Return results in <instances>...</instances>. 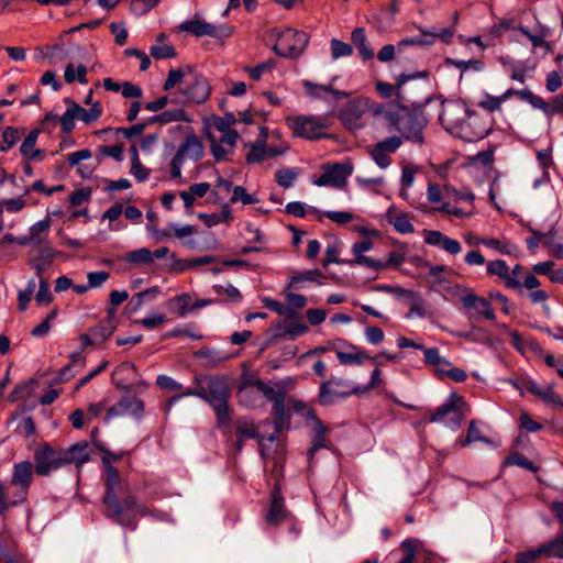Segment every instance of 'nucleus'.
<instances>
[{"instance_id":"60","label":"nucleus","mask_w":563,"mask_h":563,"mask_svg":"<svg viewBox=\"0 0 563 563\" xmlns=\"http://www.w3.org/2000/svg\"><path fill=\"white\" fill-rule=\"evenodd\" d=\"M156 386L168 391H183V385L173 377L162 374L156 378Z\"/></svg>"},{"instance_id":"61","label":"nucleus","mask_w":563,"mask_h":563,"mask_svg":"<svg viewBox=\"0 0 563 563\" xmlns=\"http://www.w3.org/2000/svg\"><path fill=\"white\" fill-rule=\"evenodd\" d=\"M52 260L53 255L48 249L44 250L40 255L33 258L32 266L35 268L37 276L41 277L42 273L51 264Z\"/></svg>"},{"instance_id":"9","label":"nucleus","mask_w":563,"mask_h":563,"mask_svg":"<svg viewBox=\"0 0 563 563\" xmlns=\"http://www.w3.org/2000/svg\"><path fill=\"white\" fill-rule=\"evenodd\" d=\"M35 467L31 461H21L13 465L10 485L15 488L12 493V504L22 505L27 500L29 492L34 479Z\"/></svg>"},{"instance_id":"44","label":"nucleus","mask_w":563,"mask_h":563,"mask_svg":"<svg viewBox=\"0 0 563 563\" xmlns=\"http://www.w3.org/2000/svg\"><path fill=\"white\" fill-rule=\"evenodd\" d=\"M512 465L519 466L530 472L538 471V467L531 461H529L522 453L519 452H511L503 461V466Z\"/></svg>"},{"instance_id":"26","label":"nucleus","mask_w":563,"mask_h":563,"mask_svg":"<svg viewBox=\"0 0 563 563\" xmlns=\"http://www.w3.org/2000/svg\"><path fill=\"white\" fill-rule=\"evenodd\" d=\"M40 133V129H32L20 146V154L27 161L41 162L44 157V151L35 148Z\"/></svg>"},{"instance_id":"48","label":"nucleus","mask_w":563,"mask_h":563,"mask_svg":"<svg viewBox=\"0 0 563 563\" xmlns=\"http://www.w3.org/2000/svg\"><path fill=\"white\" fill-rule=\"evenodd\" d=\"M484 244L505 255H517L519 252V249L516 244L511 242H503L497 239H488L484 242Z\"/></svg>"},{"instance_id":"33","label":"nucleus","mask_w":563,"mask_h":563,"mask_svg":"<svg viewBox=\"0 0 563 563\" xmlns=\"http://www.w3.org/2000/svg\"><path fill=\"white\" fill-rule=\"evenodd\" d=\"M190 299L191 295L188 292H181L170 298L166 306L168 310L178 318H184L189 314L190 311Z\"/></svg>"},{"instance_id":"19","label":"nucleus","mask_w":563,"mask_h":563,"mask_svg":"<svg viewBox=\"0 0 563 563\" xmlns=\"http://www.w3.org/2000/svg\"><path fill=\"white\" fill-rule=\"evenodd\" d=\"M118 323L117 310L114 308H107L104 319L99 324L90 328L89 332L97 342H104L114 333Z\"/></svg>"},{"instance_id":"6","label":"nucleus","mask_w":563,"mask_h":563,"mask_svg":"<svg viewBox=\"0 0 563 563\" xmlns=\"http://www.w3.org/2000/svg\"><path fill=\"white\" fill-rule=\"evenodd\" d=\"M352 395H360L358 385H354L342 377L331 375L320 384L317 401L322 407H329Z\"/></svg>"},{"instance_id":"59","label":"nucleus","mask_w":563,"mask_h":563,"mask_svg":"<svg viewBox=\"0 0 563 563\" xmlns=\"http://www.w3.org/2000/svg\"><path fill=\"white\" fill-rule=\"evenodd\" d=\"M285 300L287 303V308L295 311V309H302L306 307L308 300L306 296L300 294H295L292 290H285Z\"/></svg>"},{"instance_id":"11","label":"nucleus","mask_w":563,"mask_h":563,"mask_svg":"<svg viewBox=\"0 0 563 563\" xmlns=\"http://www.w3.org/2000/svg\"><path fill=\"white\" fill-rule=\"evenodd\" d=\"M373 111L375 114L382 113L379 109H373L371 107V100L365 97H357L350 100L339 112L340 122L347 130H357L365 125L364 115Z\"/></svg>"},{"instance_id":"3","label":"nucleus","mask_w":563,"mask_h":563,"mask_svg":"<svg viewBox=\"0 0 563 563\" xmlns=\"http://www.w3.org/2000/svg\"><path fill=\"white\" fill-rule=\"evenodd\" d=\"M434 100L435 98L430 96L423 102H412L411 110L406 106H389L387 110L382 111L388 130L397 131L402 142L408 141L415 144H422L424 141L423 129L428 124V119L422 110Z\"/></svg>"},{"instance_id":"25","label":"nucleus","mask_w":563,"mask_h":563,"mask_svg":"<svg viewBox=\"0 0 563 563\" xmlns=\"http://www.w3.org/2000/svg\"><path fill=\"white\" fill-rule=\"evenodd\" d=\"M487 273L490 275H497L505 283V287L508 289L521 288V282L510 275L509 267L504 260L490 261L487 264Z\"/></svg>"},{"instance_id":"32","label":"nucleus","mask_w":563,"mask_h":563,"mask_svg":"<svg viewBox=\"0 0 563 563\" xmlns=\"http://www.w3.org/2000/svg\"><path fill=\"white\" fill-rule=\"evenodd\" d=\"M180 150L186 157L194 162H198L203 156V145L198 136L191 134L187 135L184 142L179 145Z\"/></svg>"},{"instance_id":"47","label":"nucleus","mask_w":563,"mask_h":563,"mask_svg":"<svg viewBox=\"0 0 563 563\" xmlns=\"http://www.w3.org/2000/svg\"><path fill=\"white\" fill-rule=\"evenodd\" d=\"M528 230L531 232V235L527 238L526 243L530 252L534 253L540 242L545 245L549 244L548 238L552 235V230L547 233L536 230L532 227H528Z\"/></svg>"},{"instance_id":"7","label":"nucleus","mask_w":563,"mask_h":563,"mask_svg":"<svg viewBox=\"0 0 563 563\" xmlns=\"http://www.w3.org/2000/svg\"><path fill=\"white\" fill-rule=\"evenodd\" d=\"M286 125L291 131L294 137H300L308 141H318L330 139L325 130V124L313 115H288L285 119Z\"/></svg>"},{"instance_id":"23","label":"nucleus","mask_w":563,"mask_h":563,"mask_svg":"<svg viewBox=\"0 0 563 563\" xmlns=\"http://www.w3.org/2000/svg\"><path fill=\"white\" fill-rule=\"evenodd\" d=\"M235 435L241 439H254L258 442L260 452L264 456L265 454V444H264V435H262L258 431L257 426L250 419L240 418L236 420L235 424Z\"/></svg>"},{"instance_id":"21","label":"nucleus","mask_w":563,"mask_h":563,"mask_svg":"<svg viewBox=\"0 0 563 563\" xmlns=\"http://www.w3.org/2000/svg\"><path fill=\"white\" fill-rule=\"evenodd\" d=\"M461 301L464 308L474 310L477 316H482L489 321H494L496 319L493 307L486 298L474 294H466L462 296Z\"/></svg>"},{"instance_id":"46","label":"nucleus","mask_w":563,"mask_h":563,"mask_svg":"<svg viewBox=\"0 0 563 563\" xmlns=\"http://www.w3.org/2000/svg\"><path fill=\"white\" fill-rule=\"evenodd\" d=\"M537 158H538L540 167L542 168L543 177L541 179H536L533 181V187H536V188L539 187L541 184L549 180L548 168L552 164L551 152L549 150H542V151L538 152Z\"/></svg>"},{"instance_id":"56","label":"nucleus","mask_w":563,"mask_h":563,"mask_svg":"<svg viewBox=\"0 0 563 563\" xmlns=\"http://www.w3.org/2000/svg\"><path fill=\"white\" fill-rule=\"evenodd\" d=\"M520 31L529 38V41L531 42V44L534 48L536 47H544V48L549 49L550 45L545 41V36L549 33L547 30L542 29L538 33H531L528 29L521 26Z\"/></svg>"},{"instance_id":"57","label":"nucleus","mask_w":563,"mask_h":563,"mask_svg":"<svg viewBox=\"0 0 563 563\" xmlns=\"http://www.w3.org/2000/svg\"><path fill=\"white\" fill-rule=\"evenodd\" d=\"M433 45V37H430V35H423L420 33L419 36H412L402 38L398 42L397 47L401 49L405 46H432Z\"/></svg>"},{"instance_id":"34","label":"nucleus","mask_w":563,"mask_h":563,"mask_svg":"<svg viewBox=\"0 0 563 563\" xmlns=\"http://www.w3.org/2000/svg\"><path fill=\"white\" fill-rule=\"evenodd\" d=\"M386 217L388 218V222L394 227V229L398 233L408 234L415 231L413 224L411 223L409 216L407 213L395 214V207H389Z\"/></svg>"},{"instance_id":"20","label":"nucleus","mask_w":563,"mask_h":563,"mask_svg":"<svg viewBox=\"0 0 563 563\" xmlns=\"http://www.w3.org/2000/svg\"><path fill=\"white\" fill-rule=\"evenodd\" d=\"M428 77H429V73L427 70L416 71L410 75L401 74L397 77L395 86L387 84V82H378L376 86V89L385 98H389L395 93L397 96V98L404 100L401 88L408 80L416 79V78H428Z\"/></svg>"},{"instance_id":"54","label":"nucleus","mask_w":563,"mask_h":563,"mask_svg":"<svg viewBox=\"0 0 563 563\" xmlns=\"http://www.w3.org/2000/svg\"><path fill=\"white\" fill-rule=\"evenodd\" d=\"M241 201L243 205H254L260 199L253 195H250L243 186H234L232 196L230 198L231 203Z\"/></svg>"},{"instance_id":"37","label":"nucleus","mask_w":563,"mask_h":563,"mask_svg":"<svg viewBox=\"0 0 563 563\" xmlns=\"http://www.w3.org/2000/svg\"><path fill=\"white\" fill-rule=\"evenodd\" d=\"M413 26L423 35H430V37H433V44L437 40L444 44H450L452 42V38L454 36L455 30L454 27H444V29H437L432 27L430 30L423 29L422 26L418 24H413Z\"/></svg>"},{"instance_id":"5","label":"nucleus","mask_w":563,"mask_h":563,"mask_svg":"<svg viewBox=\"0 0 563 563\" xmlns=\"http://www.w3.org/2000/svg\"><path fill=\"white\" fill-rule=\"evenodd\" d=\"M117 477H111L109 488L102 496L103 515L114 523L134 531L137 528V517H146L152 510L141 505L133 495L119 499L117 490L120 484H115Z\"/></svg>"},{"instance_id":"24","label":"nucleus","mask_w":563,"mask_h":563,"mask_svg":"<svg viewBox=\"0 0 563 563\" xmlns=\"http://www.w3.org/2000/svg\"><path fill=\"white\" fill-rule=\"evenodd\" d=\"M319 278H323V275L319 269L295 272L288 277L285 290H301L305 288V283H317L322 285L323 283L320 282Z\"/></svg>"},{"instance_id":"41","label":"nucleus","mask_w":563,"mask_h":563,"mask_svg":"<svg viewBox=\"0 0 563 563\" xmlns=\"http://www.w3.org/2000/svg\"><path fill=\"white\" fill-rule=\"evenodd\" d=\"M308 331V325L299 319L297 313L296 317L287 318L284 328V335H288L294 339L306 334Z\"/></svg>"},{"instance_id":"14","label":"nucleus","mask_w":563,"mask_h":563,"mask_svg":"<svg viewBox=\"0 0 563 563\" xmlns=\"http://www.w3.org/2000/svg\"><path fill=\"white\" fill-rule=\"evenodd\" d=\"M179 91L189 101L203 103L210 97L211 86L205 76L190 71L189 77L184 81Z\"/></svg>"},{"instance_id":"31","label":"nucleus","mask_w":563,"mask_h":563,"mask_svg":"<svg viewBox=\"0 0 563 563\" xmlns=\"http://www.w3.org/2000/svg\"><path fill=\"white\" fill-rule=\"evenodd\" d=\"M351 40L358 51L360 56L364 60L372 59L375 55L374 49L367 42V36L364 27H356L352 31Z\"/></svg>"},{"instance_id":"35","label":"nucleus","mask_w":563,"mask_h":563,"mask_svg":"<svg viewBox=\"0 0 563 563\" xmlns=\"http://www.w3.org/2000/svg\"><path fill=\"white\" fill-rule=\"evenodd\" d=\"M120 260L123 263L130 265L131 267H136L140 265H151L152 251L146 247L136 249L125 253Z\"/></svg>"},{"instance_id":"50","label":"nucleus","mask_w":563,"mask_h":563,"mask_svg":"<svg viewBox=\"0 0 563 563\" xmlns=\"http://www.w3.org/2000/svg\"><path fill=\"white\" fill-rule=\"evenodd\" d=\"M262 302L266 309H268L277 314L287 316V317H296V311L288 309L286 307V305H284L283 302H280L276 299H273L271 297H264V298H262Z\"/></svg>"},{"instance_id":"43","label":"nucleus","mask_w":563,"mask_h":563,"mask_svg":"<svg viewBox=\"0 0 563 563\" xmlns=\"http://www.w3.org/2000/svg\"><path fill=\"white\" fill-rule=\"evenodd\" d=\"M250 151L245 156V162L247 164H260L267 158L266 145L264 141H256L254 143H249Z\"/></svg>"},{"instance_id":"15","label":"nucleus","mask_w":563,"mask_h":563,"mask_svg":"<svg viewBox=\"0 0 563 563\" xmlns=\"http://www.w3.org/2000/svg\"><path fill=\"white\" fill-rule=\"evenodd\" d=\"M352 173L353 166L351 164L335 163L325 165L323 174H321L313 184L318 187L330 186L341 189L346 185V180Z\"/></svg>"},{"instance_id":"4","label":"nucleus","mask_w":563,"mask_h":563,"mask_svg":"<svg viewBox=\"0 0 563 563\" xmlns=\"http://www.w3.org/2000/svg\"><path fill=\"white\" fill-rule=\"evenodd\" d=\"M87 441L76 442L67 449L54 448L48 442H41L36 445L33 453L35 474L38 476H49L59 468L75 464L80 468L90 461Z\"/></svg>"},{"instance_id":"27","label":"nucleus","mask_w":563,"mask_h":563,"mask_svg":"<svg viewBox=\"0 0 563 563\" xmlns=\"http://www.w3.org/2000/svg\"><path fill=\"white\" fill-rule=\"evenodd\" d=\"M308 417H310L311 419L314 420V433H313V437H312V441H311V446L310 449L308 450V459L311 460L313 454L322 449V448H329L328 446V443H327V433L329 431L328 427H325L323 424V422L317 417V415L314 413V411H310Z\"/></svg>"},{"instance_id":"29","label":"nucleus","mask_w":563,"mask_h":563,"mask_svg":"<svg viewBox=\"0 0 563 563\" xmlns=\"http://www.w3.org/2000/svg\"><path fill=\"white\" fill-rule=\"evenodd\" d=\"M159 295V288L157 286L147 288L143 291L134 294L125 306V310L128 313H135L139 311L142 306L147 302L154 300Z\"/></svg>"},{"instance_id":"38","label":"nucleus","mask_w":563,"mask_h":563,"mask_svg":"<svg viewBox=\"0 0 563 563\" xmlns=\"http://www.w3.org/2000/svg\"><path fill=\"white\" fill-rule=\"evenodd\" d=\"M24 130L7 126L0 134V152L5 153L12 148L21 139Z\"/></svg>"},{"instance_id":"51","label":"nucleus","mask_w":563,"mask_h":563,"mask_svg":"<svg viewBox=\"0 0 563 563\" xmlns=\"http://www.w3.org/2000/svg\"><path fill=\"white\" fill-rule=\"evenodd\" d=\"M420 541L418 539H406L401 542V550L405 556L398 563H415Z\"/></svg>"},{"instance_id":"42","label":"nucleus","mask_w":563,"mask_h":563,"mask_svg":"<svg viewBox=\"0 0 563 563\" xmlns=\"http://www.w3.org/2000/svg\"><path fill=\"white\" fill-rule=\"evenodd\" d=\"M444 65L445 66H454L457 69H460L462 74L470 69H472L474 71H482L485 67V63L481 59L461 60V59H455L452 57H446L444 59Z\"/></svg>"},{"instance_id":"53","label":"nucleus","mask_w":563,"mask_h":563,"mask_svg":"<svg viewBox=\"0 0 563 563\" xmlns=\"http://www.w3.org/2000/svg\"><path fill=\"white\" fill-rule=\"evenodd\" d=\"M421 351H423L426 364L432 366H451V362L440 355L438 347H426L423 345V349H421Z\"/></svg>"},{"instance_id":"36","label":"nucleus","mask_w":563,"mask_h":563,"mask_svg":"<svg viewBox=\"0 0 563 563\" xmlns=\"http://www.w3.org/2000/svg\"><path fill=\"white\" fill-rule=\"evenodd\" d=\"M73 106L77 114V120H81L87 124L97 121L102 113V109L99 102L91 103L89 109H85L73 100Z\"/></svg>"},{"instance_id":"58","label":"nucleus","mask_w":563,"mask_h":563,"mask_svg":"<svg viewBox=\"0 0 563 563\" xmlns=\"http://www.w3.org/2000/svg\"><path fill=\"white\" fill-rule=\"evenodd\" d=\"M34 290H35V280L31 279L27 283L26 288L24 290H20L18 292V308L20 311H24L27 308V306L33 297Z\"/></svg>"},{"instance_id":"13","label":"nucleus","mask_w":563,"mask_h":563,"mask_svg":"<svg viewBox=\"0 0 563 563\" xmlns=\"http://www.w3.org/2000/svg\"><path fill=\"white\" fill-rule=\"evenodd\" d=\"M331 350L335 352L341 365L362 366L365 361L369 360V354L362 346L355 345L345 339H336L331 344Z\"/></svg>"},{"instance_id":"64","label":"nucleus","mask_w":563,"mask_h":563,"mask_svg":"<svg viewBox=\"0 0 563 563\" xmlns=\"http://www.w3.org/2000/svg\"><path fill=\"white\" fill-rule=\"evenodd\" d=\"M540 399H542L547 405H550L554 408H563V400L560 397V395L553 390L552 386H548L547 388H544L543 393L540 396Z\"/></svg>"},{"instance_id":"30","label":"nucleus","mask_w":563,"mask_h":563,"mask_svg":"<svg viewBox=\"0 0 563 563\" xmlns=\"http://www.w3.org/2000/svg\"><path fill=\"white\" fill-rule=\"evenodd\" d=\"M536 550L540 556L563 560V532L555 536L549 542L540 544Z\"/></svg>"},{"instance_id":"55","label":"nucleus","mask_w":563,"mask_h":563,"mask_svg":"<svg viewBox=\"0 0 563 563\" xmlns=\"http://www.w3.org/2000/svg\"><path fill=\"white\" fill-rule=\"evenodd\" d=\"M159 123L166 124L170 122L187 121V113L183 109L165 110L157 114Z\"/></svg>"},{"instance_id":"40","label":"nucleus","mask_w":563,"mask_h":563,"mask_svg":"<svg viewBox=\"0 0 563 563\" xmlns=\"http://www.w3.org/2000/svg\"><path fill=\"white\" fill-rule=\"evenodd\" d=\"M64 102L68 106L66 111L63 113L60 118H58V122L60 124L62 132L65 134H69L75 129V121L77 120V114L74 110L73 99L65 98Z\"/></svg>"},{"instance_id":"8","label":"nucleus","mask_w":563,"mask_h":563,"mask_svg":"<svg viewBox=\"0 0 563 563\" xmlns=\"http://www.w3.org/2000/svg\"><path fill=\"white\" fill-rule=\"evenodd\" d=\"M276 34L277 42L273 46V51L280 57L297 59L303 54L309 43V36L306 32L291 27Z\"/></svg>"},{"instance_id":"63","label":"nucleus","mask_w":563,"mask_h":563,"mask_svg":"<svg viewBox=\"0 0 563 563\" xmlns=\"http://www.w3.org/2000/svg\"><path fill=\"white\" fill-rule=\"evenodd\" d=\"M402 144V139L396 135L388 136L379 142H377L375 145L378 146L382 151L386 152L387 154L395 153Z\"/></svg>"},{"instance_id":"45","label":"nucleus","mask_w":563,"mask_h":563,"mask_svg":"<svg viewBox=\"0 0 563 563\" xmlns=\"http://www.w3.org/2000/svg\"><path fill=\"white\" fill-rule=\"evenodd\" d=\"M298 177L297 169L294 168H280L275 174V181L283 188H290L294 186Z\"/></svg>"},{"instance_id":"39","label":"nucleus","mask_w":563,"mask_h":563,"mask_svg":"<svg viewBox=\"0 0 563 563\" xmlns=\"http://www.w3.org/2000/svg\"><path fill=\"white\" fill-rule=\"evenodd\" d=\"M51 224V219L46 218L44 220L37 221L30 228V235L24 238L20 241L21 245H26L31 242H34L36 244L42 243L43 239L41 238L42 234L47 233Z\"/></svg>"},{"instance_id":"10","label":"nucleus","mask_w":563,"mask_h":563,"mask_svg":"<svg viewBox=\"0 0 563 563\" xmlns=\"http://www.w3.org/2000/svg\"><path fill=\"white\" fill-rule=\"evenodd\" d=\"M262 389L263 397L272 402L273 422L276 433H279L289 424V415L285 409L286 388L282 384H276L277 389L266 383H257Z\"/></svg>"},{"instance_id":"22","label":"nucleus","mask_w":563,"mask_h":563,"mask_svg":"<svg viewBox=\"0 0 563 563\" xmlns=\"http://www.w3.org/2000/svg\"><path fill=\"white\" fill-rule=\"evenodd\" d=\"M286 516L287 511L284 504V497L280 489L275 487L271 492V503L266 520L272 526H278L286 519Z\"/></svg>"},{"instance_id":"62","label":"nucleus","mask_w":563,"mask_h":563,"mask_svg":"<svg viewBox=\"0 0 563 563\" xmlns=\"http://www.w3.org/2000/svg\"><path fill=\"white\" fill-rule=\"evenodd\" d=\"M152 57L155 59H166L176 57V51L172 45H153L150 49Z\"/></svg>"},{"instance_id":"12","label":"nucleus","mask_w":563,"mask_h":563,"mask_svg":"<svg viewBox=\"0 0 563 563\" xmlns=\"http://www.w3.org/2000/svg\"><path fill=\"white\" fill-rule=\"evenodd\" d=\"M178 29L197 37L210 36L216 40L229 38L234 33V26L214 25L200 19L186 20L179 24Z\"/></svg>"},{"instance_id":"52","label":"nucleus","mask_w":563,"mask_h":563,"mask_svg":"<svg viewBox=\"0 0 563 563\" xmlns=\"http://www.w3.org/2000/svg\"><path fill=\"white\" fill-rule=\"evenodd\" d=\"M275 67L276 62L274 59H268L253 67L246 66L244 67V70L253 80H260L264 73L272 71Z\"/></svg>"},{"instance_id":"18","label":"nucleus","mask_w":563,"mask_h":563,"mask_svg":"<svg viewBox=\"0 0 563 563\" xmlns=\"http://www.w3.org/2000/svg\"><path fill=\"white\" fill-rule=\"evenodd\" d=\"M257 383H264L260 378L244 377L236 393L239 402L246 408H256L261 404L262 389Z\"/></svg>"},{"instance_id":"28","label":"nucleus","mask_w":563,"mask_h":563,"mask_svg":"<svg viewBox=\"0 0 563 563\" xmlns=\"http://www.w3.org/2000/svg\"><path fill=\"white\" fill-rule=\"evenodd\" d=\"M93 446L100 451L102 453V464H103V481H104V490H107L109 488V483H110V478L112 477H117L115 478V484H120L121 482V477H120V473L119 471L110 465V454H111V451L108 450L106 443L99 441V440H93Z\"/></svg>"},{"instance_id":"17","label":"nucleus","mask_w":563,"mask_h":563,"mask_svg":"<svg viewBox=\"0 0 563 563\" xmlns=\"http://www.w3.org/2000/svg\"><path fill=\"white\" fill-rule=\"evenodd\" d=\"M466 412L467 406L464 398L456 393H451L448 399L431 413L430 422H439L449 413H453L455 424L460 427Z\"/></svg>"},{"instance_id":"16","label":"nucleus","mask_w":563,"mask_h":563,"mask_svg":"<svg viewBox=\"0 0 563 563\" xmlns=\"http://www.w3.org/2000/svg\"><path fill=\"white\" fill-rule=\"evenodd\" d=\"M144 412V402L135 396H123L118 402L108 408L104 422H110L115 417L132 416L136 420L142 419Z\"/></svg>"},{"instance_id":"2","label":"nucleus","mask_w":563,"mask_h":563,"mask_svg":"<svg viewBox=\"0 0 563 563\" xmlns=\"http://www.w3.org/2000/svg\"><path fill=\"white\" fill-rule=\"evenodd\" d=\"M439 107V120L443 126L466 142L481 141L490 131L488 120L471 111L464 102H451L444 106L441 101Z\"/></svg>"},{"instance_id":"1","label":"nucleus","mask_w":563,"mask_h":563,"mask_svg":"<svg viewBox=\"0 0 563 563\" xmlns=\"http://www.w3.org/2000/svg\"><path fill=\"white\" fill-rule=\"evenodd\" d=\"M185 395L198 397L207 402L214 411L218 428L228 429L231 427L232 417L229 406L231 388L225 376L217 374L196 375L194 386L186 388Z\"/></svg>"},{"instance_id":"49","label":"nucleus","mask_w":563,"mask_h":563,"mask_svg":"<svg viewBox=\"0 0 563 563\" xmlns=\"http://www.w3.org/2000/svg\"><path fill=\"white\" fill-rule=\"evenodd\" d=\"M330 47L331 57L334 60L341 57L351 56L353 54V46L338 38H332L330 41Z\"/></svg>"}]
</instances>
